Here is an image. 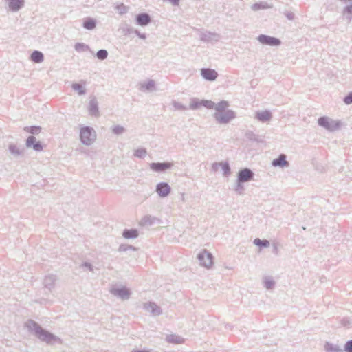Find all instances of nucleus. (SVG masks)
I'll return each mask as SVG.
<instances>
[{
  "label": "nucleus",
  "mask_w": 352,
  "mask_h": 352,
  "mask_svg": "<svg viewBox=\"0 0 352 352\" xmlns=\"http://www.w3.org/2000/svg\"><path fill=\"white\" fill-rule=\"evenodd\" d=\"M318 122L319 125L330 131L337 129L340 126L339 122L331 120L327 117L320 118L318 120Z\"/></svg>",
  "instance_id": "f257e3e1"
},
{
  "label": "nucleus",
  "mask_w": 352,
  "mask_h": 352,
  "mask_svg": "<svg viewBox=\"0 0 352 352\" xmlns=\"http://www.w3.org/2000/svg\"><path fill=\"white\" fill-rule=\"evenodd\" d=\"M200 264L206 267H210L212 265V256L206 250L202 251L198 255Z\"/></svg>",
  "instance_id": "f03ea898"
},
{
  "label": "nucleus",
  "mask_w": 352,
  "mask_h": 352,
  "mask_svg": "<svg viewBox=\"0 0 352 352\" xmlns=\"http://www.w3.org/2000/svg\"><path fill=\"white\" fill-rule=\"evenodd\" d=\"M172 164L170 162L152 163L150 164L151 168L155 172H163L170 168Z\"/></svg>",
  "instance_id": "7ed1b4c3"
},
{
  "label": "nucleus",
  "mask_w": 352,
  "mask_h": 352,
  "mask_svg": "<svg viewBox=\"0 0 352 352\" xmlns=\"http://www.w3.org/2000/svg\"><path fill=\"white\" fill-rule=\"evenodd\" d=\"M258 40L263 44L270 45H278L280 44V41L278 39L265 35H260L258 37Z\"/></svg>",
  "instance_id": "20e7f679"
},
{
  "label": "nucleus",
  "mask_w": 352,
  "mask_h": 352,
  "mask_svg": "<svg viewBox=\"0 0 352 352\" xmlns=\"http://www.w3.org/2000/svg\"><path fill=\"white\" fill-rule=\"evenodd\" d=\"M252 176V172L248 168H245L239 172L238 179L240 182H245L250 180Z\"/></svg>",
  "instance_id": "39448f33"
},
{
  "label": "nucleus",
  "mask_w": 352,
  "mask_h": 352,
  "mask_svg": "<svg viewBox=\"0 0 352 352\" xmlns=\"http://www.w3.org/2000/svg\"><path fill=\"white\" fill-rule=\"evenodd\" d=\"M157 192L161 197L167 196L170 192V188L166 183H160L157 186Z\"/></svg>",
  "instance_id": "423d86ee"
},
{
  "label": "nucleus",
  "mask_w": 352,
  "mask_h": 352,
  "mask_svg": "<svg viewBox=\"0 0 352 352\" xmlns=\"http://www.w3.org/2000/svg\"><path fill=\"white\" fill-rule=\"evenodd\" d=\"M26 145L28 147H33L35 151H40L43 149L41 144L36 142V138L33 136H30L26 141Z\"/></svg>",
  "instance_id": "0eeeda50"
},
{
  "label": "nucleus",
  "mask_w": 352,
  "mask_h": 352,
  "mask_svg": "<svg viewBox=\"0 0 352 352\" xmlns=\"http://www.w3.org/2000/svg\"><path fill=\"white\" fill-rule=\"evenodd\" d=\"M234 118V113L232 111H228L226 113H219L217 114V119L223 123H226L229 122L230 120Z\"/></svg>",
  "instance_id": "6e6552de"
},
{
  "label": "nucleus",
  "mask_w": 352,
  "mask_h": 352,
  "mask_svg": "<svg viewBox=\"0 0 352 352\" xmlns=\"http://www.w3.org/2000/svg\"><path fill=\"white\" fill-rule=\"evenodd\" d=\"M201 72L203 77L209 80H214L217 76V73L211 69H203Z\"/></svg>",
  "instance_id": "1a4fd4ad"
},
{
  "label": "nucleus",
  "mask_w": 352,
  "mask_h": 352,
  "mask_svg": "<svg viewBox=\"0 0 352 352\" xmlns=\"http://www.w3.org/2000/svg\"><path fill=\"white\" fill-rule=\"evenodd\" d=\"M23 5V0H9V7L13 11L20 9Z\"/></svg>",
  "instance_id": "9d476101"
},
{
  "label": "nucleus",
  "mask_w": 352,
  "mask_h": 352,
  "mask_svg": "<svg viewBox=\"0 0 352 352\" xmlns=\"http://www.w3.org/2000/svg\"><path fill=\"white\" fill-rule=\"evenodd\" d=\"M272 165L274 166H285L288 165V162L285 160V156L284 155H281L278 158L274 160L272 162Z\"/></svg>",
  "instance_id": "9b49d317"
},
{
  "label": "nucleus",
  "mask_w": 352,
  "mask_h": 352,
  "mask_svg": "<svg viewBox=\"0 0 352 352\" xmlns=\"http://www.w3.org/2000/svg\"><path fill=\"white\" fill-rule=\"evenodd\" d=\"M138 22L141 25H145L150 21V17L146 14H142L137 17Z\"/></svg>",
  "instance_id": "f8f14e48"
},
{
  "label": "nucleus",
  "mask_w": 352,
  "mask_h": 352,
  "mask_svg": "<svg viewBox=\"0 0 352 352\" xmlns=\"http://www.w3.org/2000/svg\"><path fill=\"white\" fill-rule=\"evenodd\" d=\"M31 59L34 63H41L43 60V55L38 51H34L31 55Z\"/></svg>",
  "instance_id": "ddd939ff"
},
{
  "label": "nucleus",
  "mask_w": 352,
  "mask_h": 352,
  "mask_svg": "<svg viewBox=\"0 0 352 352\" xmlns=\"http://www.w3.org/2000/svg\"><path fill=\"white\" fill-rule=\"evenodd\" d=\"M256 117L258 120H260L261 121H267L270 119L271 115L267 111H263V112L258 113Z\"/></svg>",
  "instance_id": "4468645a"
},
{
  "label": "nucleus",
  "mask_w": 352,
  "mask_h": 352,
  "mask_svg": "<svg viewBox=\"0 0 352 352\" xmlns=\"http://www.w3.org/2000/svg\"><path fill=\"white\" fill-rule=\"evenodd\" d=\"M123 236L126 239L135 238L138 236V232L135 230H125Z\"/></svg>",
  "instance_id": "2eb2a0df"
},
{
  "label": "nucleus",
  "mask_w": 352,
  "mask_h": 352,
  "mask_svg": "<svg viewBox=\"0 0 352 352\" xmlns=\"http://www.w3.org/2000/svg\"><path fill=\"white\" fill-rule=\"evenodd\" d=\"M254 243L261 247H267L270 245V242L267 240H261L260 239H254Z\"/></svg>",
  "instance_id": "dca6fc26"
},
{
  "label": "nucleus",
  "mask_w": 352,
  "mask_h": 352,
  "mask_svg": "<svg viewBox=\"0 0 352 352\" xmlns=\"http://www.w3.org/2000/svg\"><path fill=\"white\" fill-rule=\"evenodd\" d=\"M228 107V103L226 101L220 102L216 107L217 111H223Z\"/></svg>",
  "instance_id": "f3484780"
},
{
  "label": "nucleus",
  "mask_w": 352,
  "mask_h": 352,
  "mask_svg": "<svg viewBox=\"0 0 352 352\" xmlns=\"http://www.w3.org/2000/svg\"><path fill=\"white\" fill-rule=\"evenodd\" d=\"M146 155V151L144 148H138L135 151L134 155L137 157H144Z\"/></svg>",
  "instance_id": "a211bd4d"
},
{
  "label": "nucleus",
  "mask_w": 352,
  "mask_h": 352,
  "mask_svg": "<svg viewBox=\"0 0 352 352\" xmlns=\"http://www.w3.org/2000/svg\"><path fill=\"white\" fill-rule=\"evenodd\" d=\"M218 166H221L224 175H228L230 173V167L227 163H220Z\"/></svg>",
  "instance_id": "6ab92c4d"
},
{
  "label": "nucleus",
  "mask_w": 352,
  "mask_h": 352,
  "mask_svg": "<svg viewBox=\"0 0 352 352\" xmlns=\"http://www.w3.org/2000/svg\"><path fill=\"white\" fill-rule=\"evenodd\" d=\"M40 127L38 126H28L25 127L24 130L30 133H38L40 132Z\"/></svg>",
  "instance_id": "aec40b11"
},
{
  "label": "nucleus",
  "mask_w": 352,
  "mask_h": 352,
  "mask_svg": "<svg viewBox=\"0 0 352 352\" xmlns=\"http://www.w3.org/2000/svg\"><path fill=\"white\" fill-rule=\"evenodd\" d=\"M89 114H91V115L96 116H98V114L97 106L94 103H91L89 107Z\"/></svg>",
  "instance_id": "412c9836"
},
{
  "label": "nucleus",
  "mask_w": 352,
  "mask_h": 352,
  "mask_svg": "<svg viewBox=\"0 0 352 352\" xmlns=\"http://www.w3.org/2000/svg\"><path fill=\"white\" fill-rule=\"evenodd\" d=\"M107 56V52L104 50H101L98 51L97 53V57L99 59L103 60V59L106 58Z\"/></svg>",
  "instance_id": "4be33fe9"
},
{
  "label": "nucleus",
  "mask_w": 352,
  "mask_h": 352,
  "mask_svg": "<svg viewBox=\"0 0 352 352\" xmlns=\"http://www.w3.org/2000/svg\"><path fill=\"white\" fill-rule=\"evenodd\" d=\"M88 134V130L87 129H82L80 132V138L82 141V142L86 143L87 141V135Z\"/></svg>",
  "instance_id": "5701e85b"
},
{
  "label": "nucleus",
  "mask_w": 352,
  "mask_h": 352,
  "mask_svg": "<svg viewBox=\"0 0 352 352\" xmlns=\"http://www.w3.org/2000/svg\"><path fill=\"white\" fill-rule=\"evenodd\" d=\"M72 87L74 90H76L78 94H81L85 93V90L82 89V86L79 84H74Z\"/></svg>",
  "instance_id": "b1692460"
},
{
  "label": "nucleus",
  "mask_w": 352,
  "mask_h": 352,
  "mask_svg": "<svg viewBox=\"0 0 352 352\" xmlns=\"http://www.w3.org/2000/svg\"><path fill=\"white\" fill-rule=\"evenodd\" d=\"M41 337H42V339L43 340H45L47 342H50L52 339V335L44 332H42V333L41 334Z\"/></svg>",
  "instance_id": "393cba45"
},
{
  "label": "nucleus",
  "mask_w": 352,
  "mask_h": 352,
  "mask_svg": "<svg viewBox=\"0 0 352 352\" xmlns=\"http://www.w3.org/2000/svg\"><path fill=\"white\" fill-rule=\"evenodd\" d=\"M113 131L116 134H120L124 131V128L122 126H116L113 127Z\"/></svg>",
  "instance_id": "a878e982"
},
{
  "label": "nucleus",
  "mask_w": 352,
  "mask_h": 352,
  "mask_svg": "<svg viewBox=\"0 0 352 352\" xmlns=\"http://www.w3.org/2000/svg\"><path fill=\"white\" fill-rule=\"evenodd\" d=\"M344 102L347 104L352 103V93H350L347 96L345 97Z\"/></svg>",
  "instance_id": "bb28decb"
},
{
  "label": "nucleus",
  "mask_w": 352,
  "mask_h": 352,
  "mask_svg": "<svg viewBox=\"0 0 352 352\" xmlns=\"http://www.w3.org/2000/svg\"><path fill=\"white\" fill-rule=\"evenodd\" d=\"M345 350L347 352H352V340L346 342L345 345Z\"/></svg>",
  "instance_id": "cd10ccee"
},
{
  "label": "nucleus",
  "mask_w": 352,
  "mask_h": 352,
  "mask_svg": "<svg viewBox=\"0 0 352 352\" xmlns=\"http://www.w3.org/2000/svg\"><path fill=\"white\" fill-rule=\"evenodd\" d=\"M118 294L121 296L122 297H124L125 296H127L129 295V293L125 289H122L118 292Z\"/></svg>",
  "instance_id": "c85d7f7f"
},
{
  "label": "nucleus",
  "mask_w": 352,
  "mask_h": 352,
  "mask_svg": "<svg viewBox=\"0 0 352 352\" xmlns=\"http://www.w3.org/2000/svg\"><path fill=\"white\" fill-rule=\"evenodd\" d=\"M204 106L209 107V108H212L214 106V103L209 102V101H206V102H205Z\"/></svg>",
  "instance_id": "c756f323"
},
{
  "label": "nucleus",
  "mask_w": 352,
  "mask_h": 352,
  "mask_svg": "<svg viewBox=\"0 0 352 352\" xmlns=\"http://www.w3.org/2000/svg\"><path fill=\"white\" fill-rule=\"evenodd\" d=\"M173 5H178L179 0H168Z\"/></svg>",
  "instance_id": "7c9ffc66"
},
{
  "label": "nucleus",
  "mask_w": 352,
  "mask_h": 352,
  "mask_svg": "<svg viewBox=\"0 0 352 352\" xmlns=\"http://www.w3.org/2000/svg\"><path fill=\"white\" fill-rule=\"evenodd\" d=\"M89 29H91V28H94L95 24H94V23L91 22V21H89Z\"/></svg>",
  "instance_id": "2f4dec72"
},
{
  "label": "nucleus",
  "mask_w": 352,
  "mask_h": 352,
  "mask_svg": "<svg viewBox=\"0 0 352 352\" xmlns=\"http://www.w3.org/2000/svg\"><path fill=\"white\" fill-rule=\"evenodd\" d=\"M346 10H347L348 12L352 14V5L349 6Z\"/></svg>",
  "instance_id": "473e14b6"
},
{
  "label": "nucleus",
  "mask_w": 352,
  "mask_h": 352,
  "mask_svg": "<svg viewBox=\"0 0 352 352\" xmlns=\"http://www.w3.org/2000/svg\"><path fill=\"white\" fill-rule=\"evenodd\" d=\"M87 23H84V25H85V27H87Z\"/></svg>",
  "instance_id": "72a5a7b5"
}]
</instances>
